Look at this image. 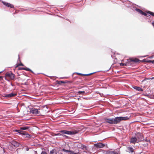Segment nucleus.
Listing matches in <instances>:
<instances>
[{
    "mask_svg": "<svg viewBox=\"0 0 154 154\" xmlns=\"http://www.w3.org/2000/svg\"><path fill=\"white\" fill-rule=\"evenodd\" d=\"M129 118L127 116L126 117H117L113 118V123L114 124L119 123L122 120H126L129 119Z\"/></svg>",
    "mask_w": 154,
    "mask_h": 154,
    "instance_id": "obj_1",
    "label": "nucleus"
},
{
    "mask_svg": "<svg viewBox=\"0 0 154 154\" xmlns=\"http://www.w3.org/2000/svg\"><path fill=\"white\" fill-rule=\"evenodd\" d=\"M62 134H66L68 135H73L78 133L79 132L78 131L73 130L69 131L67 130H61L59 131Z\"/></svg>",
    "mask_w": 154,
    "mask_h": 154,
    "instance_id": "obj_2",
    "label": "nucleus"
},
{
    "mask_svg": "<svg viewBox=\"0 0 154 154\" xmlns=\"http://www.w3.org/2000/svg\"><path fill=\"white\" fill-rule=\"evenodd\" d=\"M104 120L106 123L110 124H114L113 118H105Z\"/></svg>",
    "mask_w": 154,
    "mask_h": 154,
    "instance_id": "obj_3",
    "label": "nucleus"
},
{
    "mask_svg": "<svg viewBox=\"0 0 154 154\" xmlns=\"http://www.w3.org/2000/svg\"><path fill=\"white\" fill-rule=\"evenodd\" d=\"M5 75L7 77H10L12 80L14 78V75L12 72H7L6 73Z\"/></svg>",
    "mask_w": 154,
    "mask_h": 154,
    "instance_id": "obj_4",
    "label": "nucleus"
},
{
    "mask_svg": "<svg viewBox=\"0 0 154 154\" xmlns=\"http://www.w3.org/2000/svg\"><path fill=\"white\" fill-rule=\"evenodd\" d=\"M31 113L35 115L39 114V111L37 109H36L34 108H32L30 110Z\"/></svg>",
    "mask_w": 154,
    "mask_h": 154,
    "instance_id": "obj_5",
    "label": "nucleus"
},
{
    "mask_svg": "<svg viewBox=\"0 0 154 154\" xmlns=\"http://www.w3.org/2000/svg\"><path fill=\"white\" fill-rule=\"evenodd\" d=\"M2 2L5 5L8 7H9L11 8H14V5L12 4L4 1H2Z\"/></svg>",
    "mask_w": 154,
    "mask_h": 154,
    "instance_id": "obj_6",
    "label": "nucleus"
},
{
    "mask_svg": "<svg viewBox=\"0 0 154 154\" xmlns=\"http://www.w3.org/2000/svg\"><path fill=\"white\" fill-rule=\"evenodd\" d=\"M94 146L95 147L98 148H100L104 147L105 146V145L101 143H99L95 144Z\"/></svg>",
    "mask_w": 154,
    "mask_h": 154,
    "instance_id": "obj_7",
    "label": "nucleus"
},
{
    "mask_svg": "<svg viewBox=\"0 0 154 154\" xmlns=\"http://www.w3.org/2000/svg\"><path fill=\"white\" fill-rule=\"evenodd\" d=\"M16 95L15 94L11 93L8 94H5L4 97H11L15 96Z\"/></svg>",
    "mask_w": 154,
    "mask_h": 154,
    "instance_id": "obj_8",
    "label": "nucleus"
},
{
    "mask_svg": "<svg viewBox=\"0 0 154 154\" xmlns=\"http://www.w3.org/2000/svg\"><path fill=\"white\" fill-rule=\"evenodd\" d=\"M11 144L15 147H18L19 145V143L14 140H12L11 142Z\"/></svg>",
    "mask_w": 154,
    "mask_h": 154,
    "instance_id": "obj_9",
    "label": "nucleus"
},
{
    "mask_svg": "<svg viewBox=\"0 0 154 154\" xmlns=\"http://www.w3.org/2000/svg\"><path fill=\"white\" fill-rule=\"evenodd\" d=\"M127 152L130 153H132L134 152V149L131 147L128 146L127 147Z\"/></svg>",
    "mask_w": 154,
    "mask_h": 154,
    "instance_id": "obj_10",
    "label": "nucleus"
},
{
    "mask_svg": "<svg viewBox=\"0 0 154 154\" xmlns=\"http://www.w3.org/2000/svg\"><path fill=\"white\" fill-rule=\"evenodd\" d=\"M132 87L135 89L137 91H143V90L141 88L137 86H132Z\"/></svg>",
    "mask_w": 154,
    "mask_h": 154,
    "instance_id": "obj_11",
    "label": "nucleus"
},
{
    "mask_svg": "<svg viewBox=\"0 0 154 154\" xmlns=\"http://www.w3.org/2000/svg\"><path fill=\"white\" fill-rule=\"evenodd\" d=\"M106 154H119L118 153L115 151H112L109 150L107 151L106 153Z\"/></svg>",
    "mask_w": 154,
    "mask_h": 154,
    "instance_id": "obj_12",
    "label": "nucleus"
},
{
    "mask_svg": "<svg viewBox=\"0 0 154 154\" xmlns=\"http://www.w3.org/2000/svg\"><path fill=\"white\" fill-rule=\"evenodd\" d=\"M137 140L136 137H132L131 139L130 142L131 143H135Z\"/></svg>",
    "mask_w": 154,
    "mask_h": 154,
    "instance_id": "obj_13",
    "label": "nucleus"
},
{
    "mask_svg": "<svg viewBox=\"0 0 154 154\" xmlns=\"http://www.w3.org/2000/svg\"><path fill=\"white\" fill-rule=\"evenodd\" d=\"M142 135L141 134L139 133H138L137 134H136V138H138L139 140H141L142 139Z\"/></svg>",
    "mask_w": 154,
    "mask_h": 154,
    "instance_id": "obj_14",
    "label": "nucleus"
},
{
    "mask_svg": "<svg viewBox=\"0 0 154 154\" xmlns=\"http://www.w3.org/2000/svg\"><path fill=\"white\" fill-rule=\"evenodd\" d=\"M15 131L16 132L18 133H19L20 134H23V135L26 134V135H29V134H25V132L23 131H21L20 130H15Z\"/></svg>",
    "mask_w": 154,
    "mask_h": 154,
    "instance_id": "obj_15",
    "label": "nucleus"
},
{
    "mask_svg": "<svg viewBox=\"0 0 154 154\" xmlns=\"http://www.w3.org/2000/svg\"><path fill=\"white\" fill-rule=\"evenodd\" d=\"M54 136H63L65 137H68V136L65 135L64 134H62L60 133H57V134H54Z\"/></svg>",
    "mask_w": 154,
    "mask_h": 154,
    "instance_id": "obj_16",
    "label": "nucleus"
},
{
    "mask_svg": "<svg viewBox=\"0 0 154 154\" xmlns=\"http://www.w3.org/2000/svg\"><path fill=\"white\" fill-rule=\"evenodd\" d=\"M28 127H21L20 128V129L22 130H25L29 129Z\"/></svg>",
    "mask_w": 154,
    "mask_h": 154,
    "instance_id": "obj_17",
    "label": "nucleus"
},
{
    "mask_svg": "<svg viewBox=\"0 0 154 154\" xmlns=\"http://www.w3.org/2000/svg\"><path fill=\"white\" fill-rule=\"evenodd\" d=\"M139 60L135 58L134 59H131V61L132 62H137L139 61Z\"/></svg>",
    "mask_w": 154,
    "mask_h": 154,
    "instance_id": "obj_18",
    "label": "nucleus"
},
{
    "mask_svg": "<svg viewBox=\"0 0 154 154\" xmlns=\"http://www.w3.org/2000/svg\"><path fill=\"white\" fill-rule=\"evenodd\" d=\"M50 154H57V152L55 150H52L50 152Z\"/></svg>",
    "mask_w": 154,
    "mask_h": 154,
    "instance_id": "obj_19",
    "label": "nucleus"
},
{
    "mask_svg": "<svg viewBox=\"0 0 154 154\" xmlns=\"http://www.w3.org/2000/svg\"><path fill=\"white\" fill-rule=\"evenodd\" d=\"M23 69L24 70H26V71H30V72H33L29 68H24V69Z\"/></svg>",
    "mask_w": 154,
    "mask_h": 154,
    "instance_id": "obj_20",
    "label": "nucleus"
},
{
    "mask_svg": "<svg viewBox=\"0 0 154 154\" xmlns=\"http://www.w3.org/2000/svg\"><path fill=\"white\" fill-rule=\"evenodd\" d=\"M136 10L138 12L140 13V14H141L143 11L140 10V9H136Z\"/></svg>",
    "mask_w": 154,
    "mask_h": 154,
    "instance_id": "obj_21",
    "label": "nucleus"
},
{
    "mask_svg": "<svg viewBox=\"0 0 154 154\" xmlns=\"http://www.w3.org/2000/svg\"><path fill=\"white\" fill-rule=\"evenodd\" d=\"M96 72H92V73H90V74H83V75H84V76H88V75H92V74H93L95 73H96Z\"/></svg>",
    "mask_w": 154,
    "mask_h": 154,
    "instance_id": "obj_22",
    "label": "nucleus"
},
{
    "mask_svg": "<svg viewBox=\"0 0 154 154\" xmlns=\"http://www.w3.org/2000/svg\"><path fill=\"white\" fill-rule=\"evenodd\" d=\"M63 151L66 152H71L72 153V152L70 150H66V149H63Z\"/></svg>",
    "mask_w": 154,
    "mask_h": 154,
    "instance_id": "obj_23",
    "label": "nucleus"
},
{
    "mask_svg": "<svg viewBox=\"0 0 154 154\" xmlns=\"http://www.w3.org/2000/svg\"><path fill=\"white\" fill-rule=\"evenodd\" d=\"M81 148L83 149L86 150V146L84 145H82L81 146Z\"/></svg>",
    "mask_w": 154,
    "mask_h": 154,
    "instance_id": "obj_24",
    "label": "nucleus"
},
{
    "mask_svg": "<svg viewBox=\"0 0 154 154\" xmlns=\"http://www.w3.org/2000/svg\"><path fill=\"white\" fill-rule=\"evenodd\" d=\"M147 13H148L149 14L154 16V13L151 12V11H149Z\"/></svg>",
    "mask_w": 154,
    "mask_h": 154,
    "instance_id": "obj_25",
    "label": "nucleus"
},
{
    "mask_svg": "<svg viewBox=\"0 0 154 154\" xmlns=\"http://www.w3.org/2000/svg\"><path fill=\"white\" fill-rule=\"evenodd\" d=\"M57 83L58 84H60L61 83H64V82L63 81H57Z\"/></svg>",
    "mask_w": 154,
    "mask_h": 154,
    "instance_id": "obj_26",
    "label": "nucleus"
},
{
    "mask_svg": "<svg viewBox=\"0 0 154 154\" xmlns=\"http://www.w3.org/2000/svg\"><path fill=\"white\" fill-rule=\"evenodd\" d=\"M85 93V91H79L78 92V93L79 94H83Z\"/></svg>",
    "mask_w": 154,
    "mask_h": 154,
    "instance_id": "obj_27",
    "label": "nucleus"
},
{
    "mask_svg": "<svg viewBox=\"0 0 154 154\" xmlns=\"http://www.w3.org/2000/svg\"><path fill=\"white\" fill-rule=\"evenodd\" d=\"M142 14V15H143L145 16H147V14L146 13H145V12H143V11L142 12V14Z\"/></svg>",
    "mask_w": 154,
    "mask_h": 154,
    "instance_id": "obj_28",
    "label": "nucleus"
},
{
    "mask_svg": "<svg viewBox=\"0 0 154 154\" xmlns=\"http://www.w3.org/2000/svg\"><path fill=\"white\" fill-rule=\"evenodd\" d=\"M149 62L152 63L153 64H154V60H149Z\"/></svg>",
    "mask_w": 154,
    "mask_h": 154,
    "instance_id": "obj_29",
    "label": "nucleus"
},
{
    "mask_svg": "<svg viewBox=\"0 0 154 154\" xmlns=\"http://www.w3.org/2000/svg\"><path fill=\"white\" fill-rule=\"evenodd\" d=\"M41 154H47V153L45 151H42Z\"/></svg>",
    "mask_w": 154,
    "mask_h": 154,
    "instance_id": "obj_30",
    "label": "nucleus"
},
{
    "mask_svg": "<svg viewBox=\"0 0 154 154\" xmlns=\"http://www.w3.org/2000/svg\"><path fill=\"white\" fill-rule=\"evenodd\" d=\"M23 64L22 63H21L20 64H18L17 66H23Z\"/></svg>",
    "mask_w": 154,
    "mask_h": 154,
    "instance_id": "obj_31",
    "label": "nucleus"
},
{
    "mask_svg": "<svg viewBox=\"0 0 154 154\" xmlns=\"http://www.w3.org/2000/svg\"><path fill=\"white\" fill-rule=\"evenodd\" d=\"M29 11H34L33 10V9H32V8H30V9H29Z\"/></svg>",
    "mask_w": 154,
    "mask_h": 154,
    "instance_id": "obj_32",
    "label": "nucleus"
},
{
    "mask_svg": "<svg viewBox=\"0 0 154 154\" xmlns=\"http://www.w3.org/2000/svg\"><path fill=\"white\" fill-rule=\"evenodd\" d=\"M77 74L79 75H83V74H82V73H78V72H77L76 73Z\"/></svg>",
    "mask_w": 154,
    "mask_h": 154,
    "instance_id": "obj_33",
    "label": "nucleus"
},
{
    "mask_svg": "<svg viewBox=\"0 0 154 154\" xmlns=\"http://www.w3.org/2000/svg\"><path fill=\"white\" fill-rule=\"evenodd\" d=\"M146 16L148 17H150V16L149 14H147V16Z\"/></svg>",
    "mask_w": 154,
    "mask_h": 154,
    "instance_id": "obj_34",
    "label": "nucleus"
},
{
    "mask_svg": "<svg viewBox=\"0 0 154 154\" xmlns=\"http://www.w3.org/2000/svg\"><path fill=\"white\" fill-rule=\"evenodd\" d=\"M23 69H24V68H23V67L20 68H19V69L20 70H23Z\"/></svg>",
    "mask_w": 154,
    "mask_h": 154,
    "instance_id": "obj_35",
    "label": "nucleus"
},
{
    "mask_svg": "<svg viewBox=\"0 0 154 154\" xmlns=\"http://www.w3.org/2000/svg\"><path fill=\"white\" fill-rule=\"evenodd\" d=\"M120 65L121 66H123L124 65V63H120Z\"/></svg>",
    "mask_w": 154,
    "mask_h": 154,
    "instance_id": "obj_36",
    "label": "nucleus"
},
{
    "mask_svg": "<svg viewBox=\"0 0 154 154\" xmlns=\"http://www.w3.org/2000/svg\"><path fill=\"white\" fill-rule=\"evenodd\" d=\"M72 153L73 154H79V153H74V152H72Z\"/></svg>",
    "mask_w": 154,
    "mask_h": 154,
    "instance_id": "obj_37",
    "label": "nucleus"
},
{
    "mask_svg": "<svg viewBox=\"0 0 154 154\" xmlns=\"http://www.w3.org/2000/svg\"><path fill=\"white\" fill-rule=\"evenodd\" d=\"M18 57H18V61H19L20 62V59L19 55H18Z\"/></svg>",
    "mask_w": 154,
    "mask_h": 154,
    "instance_id": "obj_38",
    "label": "nucleus"
},
{
    "mask_svg": "<svg viewBox=\"0 0 154 154\" xmlns=\"http://www.w3.org/2000/svg\"><path fill=\"white\" fill-rule=\"evenodd\" d=\"M34 152H35L34 154H37V153L36 151H35Z\"/></svg>",
    "mask_w": 154,
    "mask_h": 154,
    "instance_id": "obj_39",
    "label": "nucleus"
},
{
    "mask_svg": "<svg viewBox=\"0 0 154 154\" xmlns=\"http://www.w3.org/2000/svg\"><path fill=\"white\" fill-rule=\"evenodd\" d=\"M127 64H126V63H124V65L123 66H127Z\"/></svg>",
    "mask_w": 154,
    "mask_h": 154,
    "instance_id": "obj_40",
    "label": "nucleus"
},
{
    "mask_svg": "<svg viewBox=\"0 0 154 154\" xmlns=\"http://www.w3.org/2000/svg\"><path fill=\"white\" fill-rule=\"evenodd\" d=\"M11 85L12 86H13L14 85H13V84L12 83H11Z\"/></svg>",
    "mask_w": 154,
    "mask_h": 154,
    "instance_id": "obj_41",
    "label": "nucleus"
},
{
    "mask_svg": "<svg viewBox=\"0 0 154 154\" xmlns=\"http://www.w3.org/2000/svg\"><path fill=\"white\" fill-rule=\"evenodd\" d=\"M24 84H25V85H27V83L26 82H25L24 83Z\"/></svg>",
    "mask_w": 154,
    "mask_h": 154,
    "instance_id": "obj_42",
    "label": "nucleus"
},
{
    "mask_svg": "<svg viewBox=\"0 0 154 154\" xmlns=\"http://www.w3.org/2000/svg\"><path fill=\"white\" fill-rule=\"evenodd\" d=\"M0 79H2V76H0Z\"/></svg>",
    "mask_w": 154,
    "mask_h": 154,
    "instance_id": "obj_43",
    "label": "nucleus"
},
{
    "mask_svg": "<svg viewBox=\"0 0 154 154\" xmlns=\"http://www.w3.org/2000/svg\"><path fill=\"white\" fill-rule=\"evenodd\" d=\"M27 9H25V10H24V11H26Z\"/></svg>",
    "mask_w": 154,
    "mask_h": 154,
    "instance_id": "obj_44",
    "label": "nucleus"
},
{
    "mask_svg": "<svg viewBox=\"0 0 154 154\" xmlns=\"http://www.w3.org/2000/svg\"><path fill=\"white\" fill-rule=\"evenodd\" d=\"M7 81H9L8 80H7L6 79Z\"/></svg>",
    "mask_w": 154,
    "mask_h": 154,
    "instance_id": "obj_45",
    "label": "nucleus"
},
{
    "mask_svg": "<svg viewBox=\"0 0 154 154\" xmlns=\"http://www.w3.org/2000/svg\"><path fill=\"white\" fill-rule=\"evenodd\" d=\"M2 72H0V73H1Z\"/></svg>",
    "mask_w": 154,
    "mask_h": 154,
    "instance_id": "obj_46",
    "label": "nucleus"
},
{
    "mask_svg": "<svg viewBox=\"0 0 154 154\" xmlns=\"http://www.w3.org/2000/svg\"><path fill=\"white\" fill-rule=\"evenodd\" d=\"M143 57H146V56H143Z\"/></svg>",
    "mask_w": 154,
    "mask_h": 154,
    "instance_id": "obj_47",
    "label": "nucleus"
},
{
    "mask_svg": "<svg viewBox=\"0 0 154 154\" xmlns=\"http://www.w3.org/2000/svg\"><path fill=\"white\" fill-rule=\"evenodd\" d=\"M154 78H152V79H153Z\"/></svg>",
    "mask_w": 154,
    "mask_h": 154,
    "instance_id": "obj_48",
    "label": "nucleus"
}]
</instances>
